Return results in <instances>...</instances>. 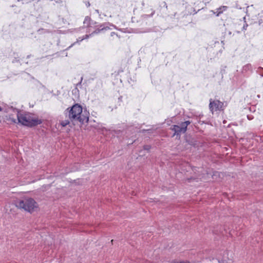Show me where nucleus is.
<instances>
[{
	"instance_id": "39448f33",
	"label": "nucleus",
	"mask_w": 263,
	"mask_h": 263,
	"mask_svg": "<svg viewBox=\"0 0 263 263\" xmlns=\"http://www.w3.org/2000/svg\"><path fill=\"white\" fill-rule=\"evenodd\" d=\"M227 104L224 105V103L218 100H210L209 108L211 111L213 113L214 111L223 110Z\"/></svg>"
},
{
	"instance_id": "5701e85b",
	"label": "nucleus",
	"mask_w": 263,
	"mask_h": 263,
	"mask_svg": "<svg viewBox=\"0 0 263 263\" xmlns=\"http://www.w3.org/2000/svg\"><path fill=\"white\" fill-rule=\"evenodd\" d=\"M164 4H165L164 7H165L166 8H167V6L166 4L165 3H164Z\"/></svg>"
},
{
	"instance_id": "9d476101",
	"label": "nucleus",
	"mask_w": 263,
	"mask_h": 263,
	"mask_svg": "<svg viewBox=\"0 0 263 263\" xmlns=\"http://www.w3.org/2000/svg\"><path fill=\"white\" fill-rule=\"evenodd\" d=\"M70 123V121L69 120H65L61 121L60 124L63 127H65L66 125H68Z\"/></svg>"
},
{
	"instance_id": "412c9836",
	"label": "nucleus",
	"mask_w": 263,
	"mask_h": 263,
	"mask_svg": "<svg viewBox=\"0 0 263 263\" xmlns=\"http://www.w3.org/2000/svg\"><path fill=\"white\" fill-rule=\"evenodd\" d=\"M44 30V29H40L38 30V32H40L41 31H43Z\"/></svg>"
},
{
	"instance_id": "ddd939ff",
	"label": "nucleus",
	"mask_w": 263,
	"mask_h": 263,
	"mask_svg": "<svg viewBox=\"0 0 263 263\" xmlns=\"http://www.w3.org/2000/svg\"><path fill=\"white\" fill-rule=\"evenodd\" d=\"M151 148V146L149 145H144L143 148L144 150L149 151Z\"/></svg>"
},
{
	"instance_id": "423d86ee",
	"label": "nucleus",
	"mask_w": 263,
	"mask_h": 263,
	"mask_svg": "<svg viewBox=\"0 0 263 263\" xmlns=\"http://www.w3.org/2000/svg\"><path fill=\"white\" fill-rule=\"evenodd\" d=\"M108 29H109V27L107 26L106 24H104L101 25L98 28L96 29L91 33H90L89 34L85 35L84 37H83L80 40V41H82L84 40V39H87L95 34H98V33H100L101 31L106 30Z\"/></svg>"
},
{
	"instance_id": "f3484780",
	"label": "nucleus",
	"mask_w": 263,
	"mask_h": 263,
	"mask_svg": "<svg viewBox=\"0 0 263 263\" xmlns=\"http://www.w3.org/2000/svg\"><path fill=\"white\" fill-rule=\"evenodd\" d=\"M248 27V24H245L243 26V30H246L247 29V28Z\"/></svg>"
},
{
	"instance_id": "f257e3e1",
	"label": "nucleus",
	"mask_w": 263,
	"mask_h": 263,
	"mask_svg": "<svg viewBox=\"0 0 263 263\" xmlns=\"http://www.w3.org/2000/svg\"><path fill=\"white\" fill-rule=\"evenodd\" d=\"M64 114L71 122L78 121L84 124L89 120V112L86 109L83 110L82 107L78 104H75L71 108H67Z\"/></svg>"
},
{
	"instance_id": "a211bd4d",
	"label": "nucleus",
	"mask_w": 263,
	"mask_h": 263,
	"mask_svg": "<svg viewBox=\"0 0 263 263\" xmlns=\"http://www.w3.org/2000/svg\"><path fill=\"white\" fill-rule=\"evenodd\" d=\"M86 5L87 7H88L90 6V4L89 2H87V3H86Z\"/></svg>"
},
{
	"instance_id": "6e6552de",
	"label": "nucleus",
	"mask_w": 263,
	"mask_h": 263,
	"mask_svg": "<svg viewBox=\"0 0 263 263\" xmlns=\"http://www.w3.org/2000/svg\"><path fill=\"white\" fill-rule=\"evenodd\" d=\"M92 21L90 18L88 16H86L84 21V24L85 26L89 27L91 26Z\"/></svg>"
},
{
	"instance_id": "4be33fe9",
	"label": "nucleus",
	"mask_w": 263,
	"mask_h": 263,
	"mask_svg": "<svg viewBox=\"0 0 263 263\" xmlns=\"http://www.w3.org/2000/svg\"><path fill=\"white\" fill-rule=\"evenodd\" d=\"M12 122H13L14 123H16V120L15 119H12Z\"/></svg>"
},
{
	"instance_id": "20e7f679",
	"label": "nucleus",
	"mask_w": 263,
	"mask_h": 263,
	"mask_svg": "<svg viewBox=\"0 0 263 263\" xmlns=\"http://www.w3.org/2000/svg\"><path fill=\"white\" fill-rule=\"evenodd\" d=\"M190 121H186L184 122H182L179 125H173L171 127V129L174 132V136H180L181 134L185 133L186 131L187 126L190 125Z\"/></svg>"
},
{
	"instance_id": "0eeeda50",
	"label": "nucleus",
	"mask_w": 263,
	"mask_h": 263,
	"mask_svg": "<svg viewBox=\"0 0 263 263\" xmlns=\"http://www.w3.org/2000/svg\"><path fill=\"white\" fill-rule=\"evenodd\" d=\"M251 71H252V66L250 64H247L242 67V72L243 73H245Z\"/></svg>"
},
{
	"instance_id": "6ab92c4d",
	"label": "nucleus",
	"mask_w": 263,
	"mask_h": 263,
	"mask_svg": "<svg viewBox=\"0 0 263 263\" xmlns=\"http://www.w3.org/2000/svg\"><path fill=\"white\" fill-rule=\"evenodd\" d=\"M116 33H115V32H112L111 33V34H110V35H111V36H114V35H116Z\"/></svg>"
},
{
	"instance_id": "f8f14e48",
	"label": "nucleus",
	"mask_w": 263,
	"mask_h": 263,
	"mask_svg": "<svg viewBox=\"0 0 263 263\" xmlns=\"http://www.w3.org/2000/svg\"><path fill=\"white\" fill-rule=\"evenodd\" d=\"M82 38H80L79 37V39H77V41L73 43V44H72L70 46H69L67 49L66 50H68L69 49H70L71 47H72L74 45H75L77 43H79V42H81L80 41V40Z\"/></svg>"
},
{
	"instance_id": "2eb2a0df",
	"label": "nucleus",
	"mask_w": 263,
	"mask_h": 263,
	"mask_svg": "<svg viewBox=\"0 0 263 263\" xmlns=\"http://www.w3.org/2000/svg\"><path fill=\"white\" fill-rule=\"evenodd\" d=\"M83 79V77H82L81 78L80 82L79 83H78L77 84V86H81V83H82V82Z\"/></svg>"
},
{
	"instance_id": "1a4fd4ad",
	"label": "nucleus",
	"mask_w": 263,
	"mask_h": 263,
	"mask_svg": "<svg viewBox=\"0 0 263 263\" xmlns=\"http://www.w3.org/2000/svg\"><path fill=\"white\" fill-rule=\"evenodd\" d=\"M227 7L226 6H222L219 8H218L216 10V11L214 12L215 14H216L217 16H218L221 13H222L223 11L226 10Z\"/></svg>"
},
{
	"instance_id": "b1692460",
	"label": "nucleus",
	"mask_w": 263,
	"mask_h": 263,
	"mask_svg": "<svg viewBox=\"0 0 263 263\" xmlns=\"http://www.w3.org/2000/svg\"><path fill=\"white\" fill-rule=\"evenodd\" d=\"M164 4H165L164 7H165L166 8H167V6L166 4L165 3H164Z\"/></svg>"
},
{
	"instance_id": "f03ea898",
	"label": "nucleus",
	"mask_w": 263,
	"mask_h": 263,
	"mask_svg": "<svg viewBox=\"0 0 263 263\" xmlns=\"http://www.w3.org/2000/svg\"><path fill=\"white\" fill-rule=\"evenodd\" d=\"M17 118L19 123L28 127H31L42 123V120L34 118L33 115L29 112L23 114L17 111Z\"/></svg>"
},
{
	"instance_id": "aec40b11",
	"label": "nucleus",
	"mask_w": 263,
	"mask_h": 263,
	"mask_svg": "<svg viewBox=\"0 0 263 263\" xmlns=\"http://www.w3.org/2000/svg\"><path fill=\"white\" fill-rule=\"evenodd\" d=\"M154 13H155V11H154L152 13V14L150 15V16H152L154 15Z\"/></svg>"
},
{
	"instance_id": "9b49d317",
	"label": "nucleus",
	"mask_w": 263,
	"mask_h": 263,
	"mask_svg": "<svg viewBox=\"0 0 263 263\" xmlns=\"http://www.w3.org/2000/svg\"><path fill=\"white\" fill-rule=\"evenodd\" d=\"M257 72L261 76L263 77V68L259 67L258 68Z\"/></svg>"
},
{
	"instance_id": "7ed1b4c3",
	"label": "nucleus",
	"mask_w": 263,
	"mask_h": 263,
	"mask_svg": "<svg viewBox=\"0 0 263 263\" xmlns=\"http://www.w3.org/2000/svg\"><path fill=\"white\" fill-rule=\"evenodd\" d=\"M16 206L24 211L32 213L37 207V203L31 198H24L15 201Z\"/></svg>"
},
{
	"instance_id": "dca6fc26",
	"label": "nucleus",
	"mask_w": 263,
	"mask_h": 263,
	"mask_svg": "<svg viewBox=\"0 0 263 263\" xmlns=\"http://www.w3.org/2000/svg\"><path fill=\"white\" fill-rule=\"evenodd\" d=\"M247 118L248 119V120H251L253 119V117L252 115H248Z\"/></svg>"
},
{
	"instance_id": "393cba45",
	"label": "nucleus",
	"mask_w": 263,
	"mask_h": 263,
	"mask_svg": "<svg viewBox=\"0 0 263 263\" xmlns=\"http://www.w3.org/2000/svg\"><path fill=\"white\" fill-rule=\"evenodd\" d=\"M2 108L1 107H0V111H2Z\"/></svg>"
},
{
	"instance_id": "4468645a",
	"label": "nucleus",
	"mask_w": 263,
	"mask_h": 263,
	"mask_svg": "<svg viewBox=\"0 0 263 263\" xmlns=\"http://www.w3.org/2000/svg\"><path fill=\"white\" fill-rule=\"evenodd\" d=\"M220 175H223V174L221 173H219V172H216L214 174V176H220Z\"/></svg>"
}]
</instances>
